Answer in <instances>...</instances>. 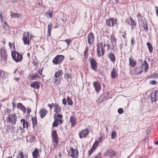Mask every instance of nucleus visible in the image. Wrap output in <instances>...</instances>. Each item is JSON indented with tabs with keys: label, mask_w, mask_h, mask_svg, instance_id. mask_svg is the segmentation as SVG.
Listing matches in <instances>:
<instances>
[{
	"label": "nucleus",
	"mask_w": 158,
	"mask_h": 158,
	"mask_svg": "<svg viewBox=\"0 0 158 158\" xmlns=\"http://www.w3.org/2000/svg\"><path fill=\"white\" fill-rule=\"evenodd\" d=\"M151 99L152 102L156 101L158 100V91H155L152 94L151 97Z\"/></svg>",
	"instance_id": "2eb2a0df"
},
{
	"label": "nucleus",
	"mask_w": 158,
	"mask_h": 158,
	"mask_svg": "<svg viewBox=\"0 0 158 158\" xmlns=\"http://www.w3.org/2000/svg\"><path fill=\"white\" fill-rule=\"evenodd\" d=\"M24 156L22 152H21L19 156L17 157V158H23Z\"/></svg>",
	"instance_id": "09e8293b"
},
{
	"label": "nucleus",
	"mask_w": 158,
	"mask_h": 158,
	"mask_svg": "<svg viewBox=\"0 0 158 158\" xmlns=\"http://www.w3.org/2000/svg\"><path fill=\"white\" fill-rule=\"evenodd\" d=\"M64 41L67 43L68 45H69L71 42L70 40L69 39H66V40H65Z\"/></svg>",
	"instance_id": "3c124183"
},
{
	"label": "nucleus",
	"mask_w": 158,
	"mask_h": 158,
	"mask_svg": "<svg viewBox=\"0 0 158 158\" xmlns=\"http://www.w3.org/2000/svg\"><path fill=\"white\" fill-rule=\"evenodd\" d=\"M109 95V94L108 92L102 94L98 98V102L101 103L103 101L108 97Z\"/></svg>",
	"instance_id": "f3484780"
},
{
	"label": "nucleus",
	"mask_w": 158,
	"mask_h": 158,
	"mask_svg": "<svg viewBox=\"0 0 158 158\" xmlns=\"http://www.w3.org/2000/svg\"><path fill=\"white\" fill-rule=\"evenodd\" d=\"M89 133L88 129H85L81 131L79 133V137L81 139L86 137Z\"/></svg>",
	"instance_id": "6e6552de"
},
{
	"label": "nucleus",
	"mask_w": 158,
	"mask_h": 158,
	"mask_svg": "<svg viewBox=\"0 0 158 158\" xmlns=\"http://www.w3.org/2000/svg\"><path fill=\"white\" fill-rule=\"evenodd\" d=\"M52 141L55 142L56 144H57L59 142V139L56 131L53 130L52 131Z\"/></svg>",
	"instance_id": "1a4fd4ad"
},
{
	"label": "nucleus",
	"mask_w": 158,
	"mask_h": 158,
	"mask_svg": "<svg viewBox=\"0 0 158 158\" xmlns=\"http://www.w3.org/2000/svg\"><path fill=\"white\" fill-rule=\"evenodd\" d=\"M68 154L69 156L73 158H77L78 156V152L77 150L74 149L71 147L69 149Z\"/></svg>",
	"instance_id": "20e7f679"
},
{
	"label": "nucleus",
	"mask_w": 158,
	"mask_h": 158,
	"mask_svg": "<svg viewBox=\"0 0 158 158\" xmlns=\"http://www.w3.org/2000/svg\"><path fill=\"white\" fill-rule=\"evenodd\" d=\"M147 44L149 52L151 53H152V52L153 50V48L152 45L149 42H147Z\"/></svg>",
	"instance_id": "e433bc0d"
},
{
	"label": "nucleus",
	"mask_w": 158,
	"mask_h": 158,
	"mask_svg": "<svg viewBox=\"0 0 158 158\" xmlns=\"http://www.w3.org/2000/svg\"><path fill=\"white\" fill-rule=\"evenodd\" d=\"M31 120L33 124V127L34 128L35 126H36L37 123V118L36 117L34 118L32 117Z\"/></svg>",
	"instance_id": "c9c22d12"
},
{
	"label": "nucleus",
	"mask_w": 158,
	"mask_h": 158,
	"mask_svg": "<svg viewBox=\"0 0 158 158\" xmlns=\"http://www.w3.org/2000/svg\"><path fill=\"white\" fill-rule=\"evenodd\" d=\"M31 112V109L30 108H27V114H29Z\"/></svg>",
	"instance_id": "680f3d73"
},
{
	"label": "nucleus",
	"mask_w": 158,
	"mask_h": 158,
	"mask_svg": "<svg viewBox=\"0 0 158 158\" xmlns=\"http://www.w3.org/2000/svg\"><path fill=\"white\" fill-rule=\"evenodd\" d=\"M0 16L1 19V21L2 22H3V17L2 15L1 14H1L0 15Z\"/></svg>",
	"instance_id": "e2e57ef3"
},
{
	"label": "nucleus",
	"mask_w": 158,
	"mask_h": 158,
	"mask_svg": "<svg viewBox=\"0 0 158 158\" xmlns=\"http://www.w3.org/2000/svg\"><path fill=\"white\" fill-rule=\"evenodd\" d=\"M103 48H104V47H106L107 48V49H108L110 48V45L108 44H104V45H103Z\"/></svg>",
	"instance_id": "6e6d98bb"
},
{
	"label": "nucleus",
	"mask_w": 158,
	"mask_h": 158,
	"mask_svg": "<svg viewBox=\"0 0 158 158\" xmlns=\"http://www.w3.org/2000/svg\"><path fill=\"white\" fill-rule=\"evenodd\" d=\"M137 17L138 18V21L139 24L140 25H142V23L144 22V19L143 18L142 15L140 13L138 14Z\"/></svg>",
	"instance_id": "5701e85b"
},
{
	"label": "nucleus",
	"mask_w": 158,
	"mask_h": 158,
	"mask_svg": "<svg viewBox=\"0 0 158 158\" xmlns=\"http://www.w3.org/2000/svg\"><path fill=\"white\" fill-rule=\"evenodd\" d=\"M127 22L129 25L131 26V29L132 30L133 29L134 27H135L136 24L135 23L134 21L132 18H130V20H129V22L127 21Z\"/></svg>",
	"instance_id": "c85d7f7f"
},
{
	"label": "nucleus",
	"mask_w": 158,
	"mask_h": 158,
	"mask_svg": "<svg viewBox=\"0 0 158 158\" xmlns=\"http://www.w3.org/2000/svg\"><path fill=\"white\" fill-rule=\"evenodd\" d=\"M99 143V142L98 141H96L94 143V144H93V146H94V147H95V148H96L98 146V144Z\"/></svg>",
	"instance_id": "603ef678"
},
{
	"label": "nucleus",
	"mask_w": 158,
	"mask_h": 158,
	"mask_svg": "<svg viewBox=\"0 0 158 158\" xmlns=\"http://www.w3.org/2000/svg\"><path fill=\"white\" fill-rule=\"evenodd\" d=\"M21 122L22 123L23 128H28V123L24 119H22Z\"/></svg>",
	"instance_id": "473e14b6"
},
{
	"label": "nucleus",
	"mask_w": 158,
	"mask_h": 158,
	"mask_svg": "<svg viewBox=\"0 0 158 158\" xmlns=\"http://www.w3.org/2000/svg\"><path fill=\"white\" fill-rule=\"evenodd\" d=\"M152 77L153 78L158 77V74H157V73H156L155 74H152Z\"/></svg>",
	"instance_id": "4d7b16f0"
},
{
	"label": "nucleus",
	"mask_w": 158,
	"mask_h": 158,
	"mask_svg": "<svg viewBox=\"0 0 158 158\" xmlns=\"http://www.w3.org/2000/svg\"><path fill=\"white\" fill-rule=\"evenodd\" d=\"M102 156L101 153L99 152L96 156H94V158H101Z\"/></svg>",
	"instance_id": "a18cd8bd"
},
{
	"label": "nucleus",
	"mask_w": 158,
	"mask_h": 158,
	"mask_svg": "<svg viewBox=\"0 0 158 158\" xmlns=\"http://www.w3.org/2000/svg\"><path fill=\"white\" fill-rule=\"evenodd\" d=\"M117 75L118 74L116 69V68H113L111 73V78H114L117 76Z\"/></svg>",
	"instance_id": "a878e982"
},
{
	"label": "nucleus",
	"mask_w": 158,
	"mask_h": 158,
	"mask_svg": "<svg viewBox=\"0 0 158 158\" xmlns=\"http://www.w3.org/2000/svg\"><path fill=\"white\" fill-rule=\"evenodd\" d=\"M64 78L69 83L71 81V75L70 73H67L64 74Z\"/></svg>",
	"instance_id": "c756f323"
},
{
	"label": "nucleus",
	"mask_w": 158,
	"mask_h": 158,
	"mask_svg": "<svg viewBox=\"0 0 158 158\" xmlns=\"http://www.w3.org/2000/svg\"><path fill=\"white\" fill-rule=\"evenodd\" d=\"M110 38L111 39V41L112 42H116L117 41V39L114 37V35L112 34L110 35Z\"/></svg>",
	"instance_id": "79ce46f5"
},
{
	"label": "nucleus",
	"mask_w": 158,
	"mask_h": 158,
	"mask_svg": "<svg viewBox=\"0 0 158 158\" xmlns=\"http://www.w3.org/2000/svg\"><path fill=\"white\" fill-rule=\"evenodd\" d=\"M30 86L35 89H38L39 87V83L37 81L33 82L30 84Z\"/></svg>",
	"instance_id": "2f4dec72"
},
{
	"label": "nucleus",
	"mask_w": 158,
	"mask_h": 158,
	"mask_svg": "<svg viewBox=\"0 0 158 158\" xmlns=\"http://www.w3.org/2000/svg\"><path fill=\"white\" fill-rule=\"evenodd\" d=\"M94 40V34L91 32L88 35V41L89 44L93 43Z\"/></svg>",
	"instance_id": "a211bd4d"
},
{
	"label": "nucleus",
	"mask_w": 158,
	"mask_h": 158,
	"mask_svg": "<svg viewBox=\"0 0 158 158\" xmlns=\"http://www.w3.org/2000/svg\"><path fill=\"white\" fill-rule=\"evenodd\" d=\"M62 123V121L58 119H56L52 124V126L54 127H57L58 125L61 124Z\"/></svg>",
	"instance_id": "b1692460"
},
{
	"label": "nucleus",
	"mask_w": 158,
	"mask_h": 158,
	"mask_svg": "<svg viewBox=\"0 0 158 158\" xmlns=\"http://www.w3.org/2000/svg\"><path fill=\"white\" fill-rule=\"evenodd\" d=\"M116 136V133L114 131H113L112 132L111 134V137L112 139H114Z\"/></svg>",
	"instance_id": "37998d69"
},
{
	"label": "nucleus",
	"mask_w": 158,
	"mask_h": 158,
	"mask_svg": "<svg viewBox=\"0 0 158 158\" xmlns=\"http://www.w3.org/2000/svg\"><path fill=\"white\" fill-rule=\"evenodd\" d=\"M38 73H36L35 74H32L31 75H29L28 77V78L30 80H34L38 77Z\"/></svg>",
	"instance_id": "cd10ccee"
},
{
	"label": "nucleus",
	"mask_w": 158,
	"mask_h": 158,
	"mask_svg": "<svg viewBox=\"0 0 158 158\" xmlns=\"http://www.w3.org/2000/svg\"><path fill=\"white\" fill-rule=\"evenodd\" d=\"M72 127H74L76 124V120L75 117L73 116H71L69 120Z\"/></svg>",
	"instance_id": "6ab92c4d"
},
{
	"label": "nucleus",
	"mask_w": 158,
	"mask_h": 158,
	"mask_svg": "<svg viewBox=\"0 0 158 158\" xmlns=\"http://www.w3.org/2000/svg\"><path fill=\"white\" fill-rule=\"evenodd\" d=\"M67 100L68 104L71 106L73 105V103L71 99L69 97H67Z\"/></svg>",
	"instance_id": "58836bf2"
},
{
	"label": "nucleus",
	"mask_w": 158,
	"mask_h": 158,
	"mask_svg": "<svg viewBox=\"0 0 158 158\" xmlns=\"http://www.w3.org/2000/svg\"><path fill=\"white\" fill-rule=\"evenodd\" d=\"M142 23V25H141L142 26L145 30H147L148 29L147 24L145 22H143Z\"/></svg>",
	"instance_id": "a19ab883"
},
{
	"label": "nucleus",
	"mask_w": 158,
	"mask_h": 158,
	"mask_svg": "<svg viewBox=\"0 0 158 158\" xmlns=\"http://www.w3.org/2000/svg\"><path fill=\"white\" fill-rule=\"evenodd\" d=\"M16 120L17 117L15 114H9L6 119L7 122L11 123L13 124H15Z\"/></svg>",
	"instance_id": "423d86ee"
},
{
	"label": "nucleus",
	"mask_w": 158,
	"mask_h": 158,
	"mask_svg": "<svg viewBox=\"0 0 158 158\" xmlns=\"http://www.w3.org/2000/svg\"><path fill=\"white\" fill-rule=\"evenodd\" d=\"M105 50L103 48V45L102 43H101L100 44L98 45L97 46V53L98 56L100 57L103 56L104 55Z\"/></svg>",
	"instance_id": "39448f33"
},
{
	"label": "nucleus",
	"mask_w": 158,
	"mask_h": 158,
	"mask_svg": "<svg viewBox=\"0 0 158 158\" xmlns=\"http://www.w3.org/2000/svg\"><path fill=\"white\" fill-rule=\"evenodd\" d=\"M89 60L92 69L95 71L97 70L98 66L97 62L92 58H89Z\"/></svg>",
	"instance_id": "f8f14e48"
},
{
	"label": "nucleus",
	"mask_w": 158,
	"mask_h": 158,
	"mask_svg": "<svg viewBox=\"0 0 158 158\" xmlns=\"http://www.w3.org/2000/svg\"><path fill=\"white\" fill-rule=\"evenodd\" d=\"M117 19H114L113 18H112L107 20H106V23L107 25L109 26H114L115 25L117 24Z\"/></svg>",
	"instance_id": "9b49d317"
},
{
	"label": "nucleus",
	"mask_w": 158,
	"mask_h": 158,
	"mask_svg": "<svg viewBox=\"0 0 158 158\" xmlns=\"http://www.w3.org/2000/svg\"><path fill=\"white\" fill-rule=\"evenodd\" d=\"M126 31H125L123 33V34L122 35V36H123V37L124 38H125V36H126Z\"/></svg>",
	"instance_id": "338daca9"
},
{
	"label": "nucleus",
	"mask_w": 158,
	"mask_h": 158,
	"mask_svg": "<svg viewBox=\"0 0 158 158\" xmlns=\"http://www.w3.org/2000/svg\"><path fill=\"white\" fill-rule=\"evenodd\" d=\"M63 74V71L62 70H59L58 71H56L55 74L53 79L54 80L55 83L58 81V78L61 76Z\"/></svg>",
	"instance_id": "9d476101"
},
{
	"label": "nucleus",
	"mask_w": 158,
	"mask_h": 158,
	"mask_svg": "<svg viewBox=\"0 0 158 158\" xmlns=\"http://www.w3.org/2000/svg\"><path fill=\"white\" fill-rule=\"evenodd\" d=\"M131 44L132 45H133L134 44H135V42L134 40V37H132L131 38Z\"/></svg>",
	"instance_id": "5fc2aeb1"
},
{
	"label": "nucleus",
	"mask_w": 158,
	"mask_h": 158,
	"mask_svg": "<svg viewBox=\"0 0 158 158\" xmlns=\"http://www.w3.org/2000/svg\"><path fill=\"white\" fill-rule=\"evenodd\" d=\"M129 65L131 67H134L136 64L135 60L131 57L129 58Z\"/></svg>",
	"instance_id": "4be33fe9"
},
{
	"label": "nucleus",
	"mask_w": 158,
	"mask_h": 158,
	"mask_svg": "<svg viewBox=\"0 0 158 158\" xmlns=\"http://www.w3.org/2000/svg\"><path fill=\"white\" fill-rule=\"evenodd\" d=\"M54 104L52 103V104H48V106L49 107L51 110L52 109V106H53V105Z\"/></svg>",
	"instance_id": "13d9d810"
},
{
	"label": "nucleus",
	"mask_w": 158,
	"mask_h": 158,
	"mask_svg": "<svg viewBox=\"0 0 158 158\" xmlns=\"http://www.w3.org/2000/svg\"><path fill=\"white\" fill-rule=\"evenodd\" d=\"M96 148L93 146L92 148L88 151V154L89 156H90L92 153L96 150Z\"/></svg>",
	"instance_id": "ea45409f"
},
{
	"label": "nucleus",
	"mask_w": 158,
	"mask_h": 158,
	"mask_svg": "<svg viewBox=\"0 0 158 158\" xmlns=\"http://www.w3.org/2000/svg\"><path fill=\"white\" fill-rule=\"evenodd\" d=\"M17 107L19 109L23 111V112H26L27 109L26 108V107L24 106H23L21 103H18L17 105Z\"/></svg>",
	"instance_id": "393cba45"
},
{
	"label": "nucleus",
	"mask_w": 158,
	"mask_h": 158,
	"mask_svg": "<svg viewBox=\"0 0 158 158\" xmlns=\"http://www.w3.org/2000/svg\"><path fill=\"white\" fill-rule=\"evenodd\" d=\"M94 85L97 93H98L101 88L100 83L98 82H94Z\"/></svg>",
	"instance_id": "4468645a"
},
{
	"label": "nucleus",
	"mask_w": 158,
	"mask_h": 158,
	"mask_svg": "<svg viewBox=\"0 0 158 158\" xmlns=\"http://www.w3.org/2000/svg\"><path fill=\"white\" fill-rule=\"evenodd\" d=\"M23 40L25 45L29 44V36L28 32H26L24 33L23 37Z\"/></svg>",
	"instance_id": "0eeeda50"
},
{
	"label": "nucleus",
	"mask_w": 158,
	"mask_h": 158,
	"mask_svg": "<svg viewBox=\"0 0 158 158\" xmlns=\"http://www.w3.org/2000/svg\"><path fill=\"white\" fill-rule=\"evenodd\" d=\"M116 155V153L111 149H108L104 154V156L112 157Z\"/></svg>",
	"instance_id": "ddd939ff"
},
{
	"label": "nucleus",
	"mask_w": 158,
	"mask_h": 158,
	"mask_svg": "<svg viewBox=\"0 0 158 158\" xmlns=\"http://www.w3.org/2000/svg\"><path fill=\"white\" fill-rule=\"evenodd\" d=\"M102 137H99L98 138V140L97 141H98V142H101L102 141Z\"/></svg>",
	"instance_id": "0e129e2a"
},
{
	"label": "nucleus",
	"mask_w": 158,
	"mask_h": 158,
	"mask_svg": "<svg viewBox=\"0 0 158 158\" xmlns=\"http://www.w3.org/2000/svg\"><path fill=\"white\" fill-rule=\"evenodd\" d=\"M62 103L64 105H66V100L65 98H63L62 101Z\"/></svg>",
	"instance_id": "864d4df0"
},
{
	"label": "nucleus",
	"mask_w": 158,
	"mask_h": 158,
	"mask_svg": "<svg viewBox=\"0 0 158 158\" xmlns=\"http://www.w3.org/2000/svg\"><path fill=\"white\" fill-rule=\"evenodd\" d=\"M3 27L4 29L6 30H7L9 28L8 25L6 22L4 23Z\"/></svg>",
	"instance_id": "c03bdc74"
},
{
	"label": "nucleus",
	"mask_w": 158,
	"mask_h": 158,
	"mask_svg": "<svg viewBox=\"0 0 158 158\" xmlns=\"http://www.w3.org/2000/svg\"><path fill=\"white\" fill-rule=\"evenodd\" d=\"M13 59L16 62L20 61L23 59V56L18 52L11 53Z\"/></svg>",
	"instance_id": "f03ea898"
},
{
	"label": "nucleus",
	"mask_w": 158,
	"mask_h": 158,
	"mask_svg": "<svg viewBox=\"0 0 158 158\" xmlns=\"http://www.w3.org/2000/svg\"><path fill=\"white\" fill-rule=\"evenodd\" d=\"M11 16L12 17L16 18L18 17L19 16V15L17 13H15L14 14H13L11 15Z\"/></svg>",
	"instance_id": "de8ad7c7"
},
{
	"label": "nucleus",
	"mask_w": 158,
	"mask_h": 158,
	"mask_svg": "<svg viewBox=\"0 0 158 158\" xmlns=\"http://www.w3.org/2000/svg\"><path fill=\"white\" fill-rule=\"evenodd\" d=\"M89 48L88 47H86L85 48V50L84 52V59H87V53L88 51Z\"/></svg>",
	"instance_id": "4c0bfd02"
},
{
	"label": "nucleus",
	"mask_w": 158,
	"mask_h": 158,
	"mask_svg": "<svg viewBox=\"0 0 158 158\" xmlns=\"http://www.w3.org/2000/svg\"><path fill=\"white\" fill-rule=\"evenodd\" d=\"M118 112L119 114H122L123 113V109L121 108H120L118 109Z\"/></svg>",
	"instance_id": "8fccbe9b"
},
{
	"label": "nucleus",
	"mask_w": 158,
	"mask_h": 158,
	"mask_svg": "<svg viewBox=\"0 0 158 158\" xmlns=\"http://www.w3.org/2000/svg\"><path fill=\"white\" fill-rule=\"evenodd\" d=\"M53 107L55 108L54 112L57 113H59L61 110L60 107L56 103L53 104Z\"/></svg>",
	"instance_id": "bb28decb"
},
{
	"label": "nucleus",
	"mask_w": 158,
	"mask_h": 158,
	"mask_svg": "<svg viewBox=\"0 0 158 158\" xmlns=\"http://www.w3.org/2000/svg\"><path fill=\"white\" fill-rule=\"evenodd\" d=\"M39 155L38 150L36 148L32 152L33 158H37Z\"/></svg>",
	"instance_id": "72a5a7b5"
},
{
	"label": "nucleus",
	"mask_w": 158,
	"mask_h": 158,
	"mask_svg": "<svg viewBox=\"0 0 158 158\" xmlns=\"http://www.w3.org/2000/svg\"><path fill=\"white\" fill-rule=\"evenodd\" d=\"M7 54L5 49L1 48L0 50V60L3 62L6 61L7 57Z\"/></svg>",
	"instance_id": "7ed1b4c3"
},
{
	"label": "nucleus",
	"mask_w": 158,
	"mask_h": 158,
	"mask_svg": "<svg viewBox=\"0 0 158 158\" xmlns=\"http://www.w3.org/2000/svg\"><path fill=\"white\" fill-rule=\"evenodd\" d=\"M5 75V73L4 71L0 70V77H3Z\"/></svg>",
	"instance_id": "49530a36"
},
{
	"label": "nucleus",
	"mask_w": 158,
	"mask_h": 158,
	"mask_svg": "<svg viewBox=\"0 0 158 158\" xmlns=\"http://www.w3.org/2000/svg\"><path fill=\"white\" fill-rule=\"evenodd\" d=\"M56 117L60 118H62V115L60 114H59L57 115Z\"/></svg>",
	"instance_id": "bf43d9fd"
},
{
	"label": "nucleus",
	"mask_w": 158,
	"mask_h": 158,
	"mask_svg": "<svg viewBox=\"0 0 158 158\" xmlns=\"http://www.w3.org/2000/svg\"><path fill=\"white\" fill-rule=\"evenodd\" d=\"M48 113V111L44 108L40 109V117L41 118H44Z\"/></svg>",
	"instance_id": "412c9836"
},
{
	"label": "nucleus",
	"mask_w": 158,
	"mask_h": 158,
	"mask_svg": "<svg viewBox=\"0 0 158 158\" xmlns=\"http://www.w3.org/2000/svg\"><path fill=\"white\" fill-rule=\"evenodd\" d=\"M108 56L112 62L113 63H114L116 60V58L115 55L114 53H112V52H110L108 54Z\"/></svg>",
	"instance_id": "aec40b11"
},
{
	"label": "nucleus",
	"mask_w": 158,
	"mask_h": 158,
	"mask_svg": "<svg viewBox=\"0 0 158 158\" xmlns=\"http://www.w3.org/2000/svg\"><path fill=\"white\" fill-rule=\"evenodd\" d=\"M53 14L52 10H48L45 13V16L47 18H50L52 17Z\"/></svg>",
	"instance_id": "f704fd0d"
},
{
	"label": "nucleus",
	"mask_w": 158,
	"mask_h": 158,
	"mask_svg": "<svg viewBox=\"0 0 158 158\" xmlns=\"http://www.w3.org/2000/svg\"><path fill=\"white\" fill-rule=\"evenodd\" d=\"M64 58V56L57 55L53 59L52 62L56 65L60 64L63 61Z\"/></svg>",
	"instance_id": "f257e3e1"
},
{
	"label": "nucleus",
	"mask_w": 158,
	"mask_h": 158,
	"mask_svg": "<svg viewBox=\"0 0 158 158\" xmlns=\"http://www.w3.org/2000/svg\"><path fill=\"white\" fill-rule=\"evenodd\" d=\"M15 80L16 81H17L19 83V78H15Z\"/></svg>",
	"instance_id": "774afa93"
},
{
	"label": "nucleus",
	"mask_w": 158,
	"mask_h": 158,
	"mask_svg": "<svg viewBox=\"0 0 158 158\" xmlns=\"http://www.w3.org/2000/svg\"><path fill=\"white\" fill-rule=\"evenodd\" d=\"M144 67L145 71L146 72L148 69L149 66L146 60H144L143 64H142V66L140 67L139 73H141L143 71V68Z\"/></svg>",
	"instance_id": "dca6fc26"
},
{
	"label": "nucleus",
	"mask_w": 158,
	"mask_h": 158,
	"mask_svg": "<svg viewBox=\"0 0 158 158\" xmlns=\"http://www.w3.org/2000/svg\"><path fill=\"white\" fill-rule=\"evenodd\" d=\"M52 27V23H49L48 25V30L47 32V37H48L51 36V33Z\"/></svg>",
	"instance_id": "7c9ffc66"
},
{
	"label": "nucleus",
	"mask_w": 158,
	"mask_h": 158,
	"mask_svg": "<svg viewBox=\"0 0 158 158\" xmlns=\"http://www.w3.org/2000/svg\"><path fill=\"white\" fill-rule=\"evenodd\" d=\"M10 111H11L10 109H7L6 110V111H5V112H7L9 113H10Z\"/></svg>",
	"instance_id": "69168bd1"
},
{
	"label": "nucleus",
	"mask_w": 158,
	"mask_h": 158,
	"mask_svg": "<svg viewBox=\"0 0 158 158\" xmlns=\"http://www.w3.org/2000/svg\"><path fill=\"white\" fill-rule=\"evenodd\" d=\"M156 82L155 81L153 80L151 81V83L152 85H154L156 84Z\"/></svg>",
	"instance_id": "052dcab7"
}]
</instances>
